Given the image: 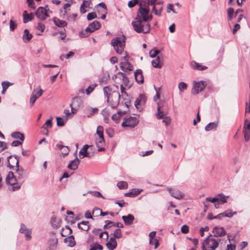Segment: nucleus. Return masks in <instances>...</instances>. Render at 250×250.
I'll return each mask as SVG.
<instances>
[{
	"instance_id": "obj_1",
	"label": "nucleus",
	"mask_w": 250,
	"mask_h": 250,
	"mask_svg": "<svg viewBox=\"0 0 250 250\" xmlns=\"http://www.w3.org/2000/svg\"><path fill=\"white\" fill-rule=\"evenodd\" d=\"M132 25L134 30L139 33L146 34L149 33L150 30L149 23L146 21L141 20L139 17H136L135 21L132 22Z\"/></svg>"
},
{
	"instance_id": "obj_2",
	"label": "nucleus",
	"mask_w": 250,
	"mask_h": 250,
	"mask_svg": "<svg viewBox=\"0 0 250 250\" xmlns=\"http://www.w3.org/2000/svg\"><path fill=\"white\" fill-rule=\"evenodd\" d=\"M14 163H15V167H16V176L18 178L19 183L17 186L12 187V190L14 191L17 190L20 188L21 186L24 182L26 177V171L22 167L19 166V159L16 158L14 159Z\"/></svg>"
},
{
	"instance_id": "obj_3",
	"label": "nucleus",
	"mask_w": 250,
	"mask_h": 250,
	"mask_svg": "<svg viewBox=\"0 0 250 250\" xmlns=\"http://www.w3.org/2000/svg\"><path fill=\"white\" fill-rule=\"evenodd\" d=\"M220 241V238H214L210 234L203 242L202 250H215L218 247Z\"/></svg>"
},
{
	"instance_id": "obj_4",
	"label": "nucleus",
	"mask_w": 250,
	"mask_h": 250,
	"mask_svg": "<svg viewBox=\"0 0 250 250\" xmlns=\"http://www.w3.org/2000/svg\"><path fill=\"white\" fill-rule=\"evenodd\" d=\"M111 43L117 53L121 54L124 50L125 46V37L115 38L111 40Z\"/></svg>"
},
{
	"instance_id": "obj_5",
	"label": "nucleus",
	"mask_w": 250,
	"mask_h": 250,
	"mask_svg": "<svg viewBox=\"0 0 250 250\" xmlns=\"http://www.w3.org/2000/svg\"><path fill=\"white\" fill-rule=\"evenodd\" d=\"M100 27V23L97 21H95L90 23L84 30L82 31L80 33V36L82 38L87 37L89 36L91 33L99 29Z\"/></svg>"
},
{
	"instance_id": "obj_6",
	"label": "nucleus",
	"mask_w": 250,
	"mask_h": 250,
	"mask_svg": "<svg viewBox=\"0 0 250 250\" xmlns=\"http://www.w3.org/2000/svg\"><path fill=\"white\" fill-rule=\"evenodd\" d=\"M121 95L119 92L114 91L107 98V101L112 108H116L120 102Z\"/></svg>"
},
{
	"instance_id": "obj_7",
	"label": "nucleus",
	"mask_w": 250,
	"mask_h": 250,
	"mask_svg": "<svg viewBox=\"0 0 250 250\" xmlns=\"http://www.w3.org/2000/svg\"><path fill=\"white\" fill-rule=\"evenodd\" d=\"M113 79L115 80L116 83L123 84L125 86L130 88L131 85L129 84V81L126 75L122 72H119L117 75H115Z\"/></svg>"
},
{
	"instance_id": "obj_8",
	"label": "nucleus",
	"mask_w": 250,
	"mask_h": 250,
	"mask_svg": "<svg viewBox=\"0 0 250 250\" xmlns=\"http://www.w3.org/2000/svg\"><path fill=\"white\" fill-rule=\"evenodd\" d=\"M160 102L157 104V114L156 115L157 118L159 119H163V123H165L166 126L169 125L171 122V119L169 117L167 116V114L161 110V106Z\"/></svg>"
},
{
	"instance_id": "obj_9",
	"label": "nucleus",
	"mask_w": 250,
	"mask_h": 250,
	"mask_svg": "<svg viewBox=\"0 0 250 250\" xmlns=\"http://www.w3.org/2000/svg\"><path fill=\"white\" fill-rule=\"evenodd\" d=\"M138 123L139 120L136 117H129L124 119L122 125L124 127L133 128L138 125Z\"/></svg>"
},
{
	"instance_id": "obj_10",
	"label": "nucleus",
	"mask_w": 250,
	"mask_h": 250,
	"mask_svg": "<svg viewBox=\"0 0 250 250\" xmlns=\"http://www.w3.org/2000/svg\"><path fill=\"white\" fill-rule=\"evenodd\" d=\"M206 86V83L204 81H200L195 83L193 88L191 89V93L193 95H196L202 91Z\"/></svg>"
},
{
	"instance_id": "obj_11",
	"label": "nucleus",
	"mask_w": 250,
	"mask_h": 250,
	"mask_svg": "<svg viewBox=\"0 0 250 250\" xmlns=\"http://www.w3.org/2000/svg\"><path fill=\"white\" fill-rule=\"evenodd\" d=\"M149 11L150 10L148 7H144L141 5L139 9H138V14L136 17H139L141 19V20H143L146 21V17L149 13Z\"/></svg>"
},
{
	"instance_id": "obj_12",
	"label": "nucleus",
	"mask_w": 250,
	"mask_h": 250,
	"mask_svg": "<svg viewBox=\"0 0 250 250\" xmlns=\"http://www.w3.org/2000/svg\"><path fill=\"white\" fill-rule=\"evenodd\" d=\"M18 179L17 177L14 175L13 172H9L6 177V182L7 185L13 186V187L17 186Z\"/></svg>"
},
{
	"instance_id": "obj_13",
	"label": "nucleus",
	"mask_w": 250,
	"mask_h": 250,
	"mask_svg": "<svg viewBox=\"0 0 250 250\" xmlns=\"http://www.w3.org/2000/svg\"><path fill=\"white\" fill-rule=\"evenodd\" d=\"M36 15L41 20H44L49 17L47 14V10L43 7H39L38 8Z\"/></svg>"
},
{
	"instance_id": "obj_14",
	"label": "nucleus",
	"mask_w": 250,
	"mask_h": 250,
	"mask_svg": "<svg viewBox=\"0 0 250 250\" xmlns=\"http://www.w3.org/2000/svg\"><path fill=\"white\" fill-rule=\"evenodd\" d=\"M20 232L24 234L26 240H29L31 239L32 229H28L24 224L21 223V224Z\"/></svg>"
},
{
	"instance_id": "obj_15",
	"label": "nucleus",
	"mask_w": 250,
	"mask_h": 250,
	"mask_svg": "<svg viewBox=\"0 0 250 250\" xmlns=\"http://www.w3.org/2000/svg\"><path fill=\"white\" fill-rule=\"evenodd\" d=\"M163 1H159L156 4L152 6V12H153L155 15L158 16H160L161 15L163 8Z\"/></svg>"
},
{
	"instance_id": "obj_16",
	"label": "nucleus",
	"mask_w": 250,
	"mask_h": 250,
	"mask_svg": "<svg viewBox=\"0 0 250 250\" xmlns=\"http://www.w3.org/2000/svg\"><path fill=\"white\" fill-rule=\"evenodd\" d=\"M167 190L169 191L171 196L177 199H181L184 197V194L178 189H171L167 188Z\"/></svg>"
},
{
	"instance_id": "obj_17",
	"label": "nucleus",
	"mask_w": 250,
	"mask_h": 250,
	"mask_svg": "<svg viewBox=\"0 0 250 250\" xmlns=\"http://www.w3.org/2000/svg\"><path fill=\"white\" fill-rule=\"evenodd\" d=\"M146 101V97L144 95H140L135 101V105L138 109L141 108V106L144 105Z\"/></svg>"
},
{
	"instance_id": "obj_18",
	"label": "nucleus",
	"mask_w": 250,
	"mask_h": 250,
	"mask_svg": "<svg viewBox=\"0 0 250 250\" xmlns=\"http://www.w3.org/2000/svg\"><path fill=\"white\" fill-rule=\"evenodd\" d=\"M214 236L216 237L225 236L226 234V231L223 227H214L212 231Z\"/></svg>"
},
{
	"instance_id": "obj_19",
	"label": "nucleus",
	"mask_w": 250,
	"mask_h": 250,
	"mask_svg": "<svg viewBox=\"0 0 250 250\" xmlns=\"http://www.w3.org/2000/svg\"><path fill=\"white\" fill-rule=\"evenodd\" d=\"M124 59L125 61V62H121L120 64V66L123 70H128L130 71L132 70V65L130 64L128 62V57L127 55H126L124 57Z\"/></svg>"
},
{
	"instance_id": "obj_20",
	"label": "nucleus",
	"mask_w": 250,
	"mask_h": 250,
	"mask_svg": "<svg viewBox=\"0 0 250 250\" xmlns=\"http://www.w3.org/2000/svg\"><path fill=\"white\" fill-rule=\"evenodd\" d=\"M92 2L91 0H83L80 6V12L82 14H84L87 12L86 8H92Z\"/></svg>"
},
{
	"instance_id": "obj_21",
	"label": "nucleus",
	"mask_w": 250,
	"mask_h": 250,
	"mask_svg": "<svg viewBox=\"0 0 250 250\" xmlns=\"http://www.w3.org/2000/svg\"><path fill=\"white\" fill-rule=\"evenodd\" d=\"M96 144L97 147L98 148V151H103L105 150V148L103 147L105 144L104 138H99L96 140Z\"/></svg>"
},
{
	"instance_id": "obj_22",
	"label": "nucleus",
	"mask_w": 250,
	"mask_h": 250,
	"mask_svg": "<svg viewBox=\"0 0 250 250\" xmlns=\"http://www.w3.org/2000/svg\"><path fill=\"white\" fill-rule=\"evenodd\" d=\"M134 76L138 83H143L144 81L142 71L141 69L136 70L134 72Z\"/></svg>"
},
{
	"instance_id": "obj_23",
	"label": "nucleus",
	"mask_w": 250,
	"mask_h": 250,
	"mask_svg": "<svg viewBox=\"0 0 250 250\" xmlns=\"http://www.w3.org/2000/svg\"><path fill=\"white\" fill-rule=\"evenodd\" d=\"M142 190V189H139L138 188L132 189L128 192L125 193V196L130 197H135L139 195Z\"/></svg>"
},
{
	"instance_id": "obj_24",
	"label": "nucleus",
	"mask_w": 250,
	"mask_h": 250,
	"mask_svg": "<svg viewBox=\"0 0 250 250\" xmlns=\"http://www.w3.org/2000/svg\"><path fill=\"white\" fill-rule=\"evenodd\" d=\"M80 160L77 157H76L68 165L67 168L71 170H76L78 168Z\"/></svg>"
},
{
	"instance_id": "obj_25",
	"label": "nucleus",
	"mask_w": 250,
	"mask_h": 250,
	"mask_svg": "<svg viewBox=\"0 0 250 250\" xmlns=\"http://www.w3.org/2000/svg\"><path fill=\"white\" fill-rule=\"evenodd\" d=\"M122 219L125 225H130L132 224L134 220V217L133 215L129 214L126 216H123Z\"/></svg>"
},
{
	"instance_id": "obj_26",
	"label": "nucleus",
	"mask_w": 250,
	"mask_h": 250,
	"mask_svg": "<svg viewBox=\"0 0 250 250\" xmlns=\"http://www.w3.org/2000/svg\"><path fill=\"white\" fill-rule=\"evenodd\" d=\"M190 66L194 69L198 70H204L207 69V67L201 65L195 61H192L190 62Z\"/></svg>"
},
{
	"instance_id": "obj_27",
	"label": "nucleus",
	"mask_w": 250,
	"mask_h": 250,
	"mask_svg": "<svg viewBox=\"0 0 250 250\" xmlns=\"http://www.w3.org/2000/svg\"><path fill=\"white\" fill-rule=\"evenodd\" d=\"M64 243L67 244V246L73 247L75 246L76 242L73 235L69 236L64 239Z\"/></svg>"
},
{
	"instance_id": "obj_28",
	"label": "nucleus",
	"mask_w": 250,
	"mask_h": 250,
	"mask_svg": "<svg viewBox=\"0 0 250 250\" xmlns=\"http://www.w3.org/2000/svg\"><path fill=\"white\" fill-rule=\"evenodd\" d=\"M161 55H162V54L157 56L155 60H154L151 62L152 65L154 67L157 68H162L163 63L160 61V56Z\"/></svg>"
},
{
	"instance_id": "obj_29",
	"label": "nucleus",
	"mask_w": 250,
	"mask_h": 250,
	"mask_svg": "<svg viewBox=\"0 0 250 250\" xmlns=\"http://www.w3.org/2000/svg\"><path fill=\"white\" fill-rule=\"evenodd\" d=\"M49 250H56L58 244V239L56 238H51L49 240Z\"/></svg>"
},
{
	"instance_id": "obj_30",
	"label": "nucleus",
	"mask_w": 250,
	"mask_h": 250,
	"mask_svg": "<svg viewBox=\"0 0 250 250\" xmlns=\"http://www.w3.org/2000/svg\"><path fill=\"white\" fill-rule=\"evenodd\" d=\"M90 146L88 145H85L83 146V148L80 151V154L83 155V157H91V156L89 153L87 152V149Z\"/></svg>"
},
{
	"instance_id": "obj_31",
	"label": "nucleus",
	"mask_w": 250,
	"mask_h": 250,
	"mask_svg": "<svg viewBox=\"0 0 250 250\" xmlns=\"http://www.w3.org/2000/svg\"><path fill=\"white\" fill-rule=\"evenodd\" d=\"M53 21L55 25L58 27H64L67 25V22L65 21L61 20L57 18H54Z\"/></svg>"
},
{
	"instance_id": "obj_32",
	"label": "nucleus",
	"mask_w": 250,
	"mask_h": 250,
	"mask_svg": "<svg viewBox=\"0 0 250 250\" xmlns=\"http://www.w3.org/2000/svg\"><path fill=\"white\" fill-rule=\"evenodd\" d=\"M218 125V121L209 123L205 126V130L208 131L213 129H215L217 128Z\"/></svg>"
},
{
	"instance_id": "obj_33",
	"label": "nucleus",
	"mask_w": 250,
	"mask_h": 250,
	"mask_svg": "<svg viewBox=\"0 0 250 250\" xmlns=\"http://www.w3.org/2000/svg\"><path fill=\"white\" fill-rule=\"evenodd\" d=\"M89 222L88 221H83L81 223H78V226L80 229L84 231H87L89 229Z\"/></svg>"
},
{
	"instance_id": "obj_34",
	"label": "nucleus",
	"mask_w": 250,
	"mask_h": 250,
	"mask_svg": "<svg viewBox=\"0 0 250 250\" xmlns=\"http://www.w3.org/2000/svg\"><path fill=\"white\" fill-rule=\"evenodd\" d=\"M11 137L13 138L19 139L21 142H23L24 139V135L20 132H14L11 134Z\"/></svg>"
},
{
	"instance_id": "obj_35",
	"label": "nucleus",
	"mask_w": 250,
	"mask_h": 250,
	"mask_svg": "<svg viewBox=\"0 0 250 250\" xmlns=\"http://www.w3.org/2000/svg\"><path fill=\"white\" fill-rule=\"evenodd\" d=\"M229 196H225L223 193H220L217 195L218 201L222 204H224L227 202V198Z\"/></svg>"
},
{
	"instance_id": "obj_36",
	"label": "nucleus",
	"mask_w": 250,
	"mask_h": 250,
	"mask_svg": "<svg viewBox=\"0 0 250 250\" xmlns=\"http://www.w3.org/2000/svg\"><path fill=\"white\" fill-rule=\"evenodd\" d=\"M15 158H16L17 159H18L17 156H15L14 158H13L12 156H10L8 157V166L10 169L13 168L14 167H15L14 165H15V163H14V159Z\"/></svg>"
},
{
	"instance_id": "obj_37",
	"label": "nucleus",
	"mask_w": 250,
	"mask_h": 250,
	"mask_svg": "<svg viewBox=\"0 0 250 250\" xmlns=\"http://www.w3.org/2000/svg\"><path fill=\"white\" fill-rule=\"evenodd\" d=\"M23 22L24 23H26L28 21L26 19H28V21H32L33 19V15L31 13L30 15L27 13L26 11H24L23 13Z\"/></svg>"
},
{
	"instance_id": "obj_38",
	"label": "nucleus",
	"mask_w": 250,
	"mask_h": 250,
	"mask_svg": "<svg viewBox=\"0 0 250 250\" xmlns=\"http://www.w3.org/2000/svg\"><path fill=\"white\" fill-rule=\"evenodd\" d=\"M32 38V34L29 33V31L27 29H25L24 31V34L23 36V40L25 41V40L27 41H29Z\"/></svg>"
},
{
	"instance_id": "obj_39",
	"label": "nucleus",
	"mask_w": 250,
	"mask_h": 250,
	"mask_svg": "<svg viewBox=\"0 0 250 250\" xmlns=\"http://www.w3.org/2000/svg\"><path fill=\"white\" fill-rule=\"evenodd\" d=\"M227 13H228V20L229 21H230L232 19V18L233 17V15H234L233 8H231V7L227 9Z\"/></svg>"
},
{
	"instance_id": "obj_40",
	"label": "nucleus",
	"mask_w": 250,
	"mask_h": 250,
	"mask_svg": "<svg viewBox=\"0 0 250 250\" xmlns=\"http://www.w3.org/2000/svg\"><path fill=\"white\" fill-rule=\"evenodd\" d=\"M117 186L120 189H126L128 187L127 183L125 181L119 182Z\"/></svg>"
},
{
	"instance_id": "obj_41",
	"label": "nucleus",
	"mask_w": 250,
	"mask_h": 250,
	"mask_svg": "<svg viewBox=\"0 0 250 250\" xmlns=\"http://www.w3.org/2000/svg\"><path fill=\"white\" fill-rule=\"evenodd\" d=\"M52 120L51 119H48L46 121L45 123L42 126V128L45 130L46 133L48 132V130L47 129V127L49 126L50 127H52Z\"/></svg>"
},
{
	"instance_id": "obj_42",
	"label": "nucleus",
	"mask_w": 250,
	"mask_h": 250,
	"mask_svg": "<svg viewBox=\"0 0 250 250\" xmlns=\"http://www.w3.org/2000/svg\"><path fill=\"white\" fill-rule=\"evenodd\" d=\"M36 100V98H35V89H34L30 98V104L31 106L34 105Z\"/></svg>"
},
{
	"instance_id": "obj_43",
	"label": "nucleus",
	"mask_w": 250,
	"mask_h": 250,
	"mask_svg": "<svg viewBox=\"0 0 250 250\" xmlns=\"http://www.w3.org/2000/svg\"><path fill=\"white\" fill-rule=\"evenodd\" d=\"M236 211L232 212L231 210H228L223 212L224 216L227 217H231L233 215L236 214Z\"/></svg>"
},
{
	"instance_id": "obj_44",
	"label": "nucleus",
	"mask_w": 250,
	"mask_h": 250,
	"mask_svg": "<svg viewBox=\"0 0 250 250\" xmlns=\"http://www.w3.org/2000/svg\"><path fill=\"white\" fill-rule=\"evenodd\" d=\"M98 6L99 7H101V10H100L98 9V8H97V11H98V12L103 11V12H105V13H106V11H107L106 6L104 2H101V3H99L98 4Z\"/></svg>"
},
{
	"instance_id": "obj_45",
	"label": "nucleus",
	"mask_w": 250,
	"mask_h": 250,
	"mask_svg": "<svg viewBox=\"0 0 250 250\" xmlns=\"http://www.w3.org/2000/svg\"><path fill=\"white\" fill-rule=\"evenodd\" d=\"M106 247L109 250H114L117 247V243H111L108 242L106 244Z\"/></svg>"
},
{
	"instance_id": "obj_46",
	"label": "nucleus",
	"mask_w": 250,
	"mask_h": 250,
	"mask_svg": "<svg viewBox=\"0 0 250 250\" xmlns=\"http://www.w3.org/2000/svg\"><path fill=\"white\" fill-rule=\"evenodd\" d=\"M65 230H68V232H65V234H64L63 232H64L65 229H62L61 235L63 236V237L66 236L67 234H70L72 233V229H71V228L69 226H66L65 227Z\"/></svg>"
},
{
	"instance_id": "obj_47",
	"label": "nucleus",
	"mask_w": 250,
	"mask_h": 250,
	"mask_svg": "<svg viewBox=\"0 0 250 250\" xmlns=\"http://www.w3.org/2000/svg\"><path fill=\"white\" fill-rule=\"evenodd\" d=\"M160 54V51L158 50H151L149 51V56L151 58H154Z\"/></svg>"
},
{
	"instance_id": "obj_48",
	"label": "nucleus",
	"mask_w": 250,
	"mask_h": 250,
	"mask_svg": "<svg viewBox=\"0 0 250 250\" xmlns=\"http://www.w3.org/2000/svg\"><path fill=\"white\" fill-rule=\"evenodd\" d=\"M103 131V126L99 125L97 127L96 133L99 135V138H104Z\"/></svg>"
},
{
	"instance_id": "obj_49",
	"label": "nucleus",
	"mask_w": 250,
	"mask_h": 250,
	"mask_svg": "<svg viewBox=\"0 0 250 250\" xmlns=\"http://www.w3.org/2000/svg\"><path fill=\"white\" fill-rule=\"evenodd\" d=\"M104 94L105 96L107 98L108 96H110V94L113 91H111V88L108 86H105L103 89Z\"/></svg>"
},
{
	"instance_id": "obj_50",
	"label": "nucleus",
	"mask_w": 250,
	"mask_h": 250,
	"mask_svg": "<svg viewBox=\"0 0 250 250\" xmlns=\"http://www.w3.org/2000/svg\"><path fill=\"white\" fill-rule=\"evenodd\" d=\"M99 109L97 108L90 107L88 109L89 115H88V117H91L93 114L97 113Z\"/></svg>"
},
{
	"instance_id": "obj_51",
	"label": "nucleus",
	"mask_w": 250,
	"mask_h": 250,
	"mask_svg": "<svg viewBox=\"0 0 250 250\" xmlns=\"http://www.w3.org/2000/svg\"><path fill=\"white\" fill-rule=\"evenodd\" d=\"M97 84H91L89 85L85 90L86 94L88 95H89L95 89Z\"/></svg>"
},
{
	"instance_id": "obj_52",
	"label": "nucleus",
	"mask_w": 250,
	"mask_h": 250,
	"mask_svg": "<svg viewBox=\"0 0 250 250\" xmlns=\"http://www.w3.org/2000/svg\"><path fill=\"white\" fill-rule=\"evenodd\" d=\"M178 88L181 92H183L187 88V84L184 82H180L178 85Z\"/></svg>"
},
{
	"instance_id": "obj_53",
	"label": "nucleus",
	"mask_w": 250,
	"mask_h": 250,
	"mask_svg": "<svg viewBox=\"0 0 250 250\" xmlns=\"http://www.w3.org/2000/svg\"><path fill=\"white\" fill-rule=\"evenodd\" d=\"M113 235L117 239L121 238L122 234L121 229H116L114 232Z\"/></svg>"
},
{
	"instance_id": "obj_54",
	"label": "nucleus",
	"mask_w": 250,
	"mask_h": 250,
	"mask_svg": "<svg viewBox=\"0 0 250 250\" xmlns=\"http://www.w3.org/2000/svg\"><path fill=\"white\" fill-rule=\"evenodd\" d=\"M103 246L99 243H96L94 246L91 247L89 250H103Z\"/></svg>"
},
{
	"instance_id": "obj_55",
	"label": "nucleus",
	"mask_w": 250,
	"mask_h": 250,
	"mask_svg": "<svg viewBox=\"0 0 250 250\" xmlns=\"http://www.w3.org/2000/svg\"><path fill=\"white\" fill-rule=\"evenodd\" d=\"M156 231H153L151 232H150L149 234V244L151 245L153 244V240L155 239L154 237L156 235Z\"/></svg>"
},
{
	"instance_id": "obj_56",
	"label": "nucleus",
	"mask_w": 250,
	"mask_h": 250,
	"mask_svg": "<svg viewBox=\"0 0 250 250\" xmlns=\"http://www.w3.org/2000/svg\"><path fill=\"white\" fill-rule=\"evenodd\" d=\"M244 134L245 141L248 142L250 138V130H245Z\"/></svg>"
},
{
	"instance_id": "obj_57",
	"label": "nucleus",
	"mask_w": 250,
	"mask_h": 250,
	"mask_svg": "<svg viewBox=\"0 0 250 250\" xmlns=\"http://www.w3.org/2000/svg\"><path fill=\"white\" fill-rule=\"evenodd\" d=\"M101 213H102V210L99 208H95L93 210L92 214L93 215L98 216L99 215H101Z\"/></svg>"
},
{
	"instance_id": "obj_58",
	"label": "nucleus",
	"mask_w": 250,
	"mask_h": 250,
	"mask_svg": "<svg viewBox=\"0 0 250 250\" xmlns=\"http://www.w3.org/2000/svg\"><path fill=\"white\" fill-rule=\"evenodd\" d=\"M57 120V125L59 126H62L64 125V121L62 118L61 117H57L56 118Z\"/></svg>"
},
{
	"instance_id": "obj_59",
	"label": "nucleus",
	"mask_w": 250,
	"mask_h": 250,
	"mask_svg": "<svg viewBox=\"0 0 250 250\" xmlns=\"http://www.w3.org/2000/svg\"><path fill=\"white\" fill-rule=\"evenodd\" d=\"M107 223L104 226V229H107L111 227L112 226H115V224L111 221H106Z\"/></svg>"
},
{
	"instance_id": "obj_60",
	"label": "nucleus",
	"mask_w": 250,
	"mask_h": 250,
	"mask_svg": "<svg viewBox=\"0 0 250 250\" xmlns=\"http://www.w3.org/2000/svg\"><path fill=\"white\" fill-rule=\"evenodd\" d=\"M209 230V228L208 226H206L205 227H202L200 229L199 232L201 236H203L204 235V232L207 231Z\"/></svg>"
},
{
	"instance_id": "obj_61",
	"label": "nucleus",
	"mask_w": 250,
	"mask_h": 250,
	"mask_svg": "<svg viewBox=\"0 0 250 250\" xmlns=\"http://www.w3.org/2000/svg\"><path fill=\"white\" fill-rule=\"evenodd\" d=\"M245 130H250V122L249 120L246 119L244 123Z\"/></svg>"
},
{
	"instance_id": "obj_62",
	"label": "nucleus",
	"mask_w": 250,
	"mask_h": 250,
	"mask_svg": "<svg viewBox=\"0 0 250 250\" xmlns=\"http://www.w3.org/2000/svg\"><path fill=\"white\" fill-rule=\"evenodd\" d=\"M96 17L97 15L95 12L89 13L87 15L88 20H92Z\"/></svg>"
},
{
	"instance_id": "obj_63",
	"label": "nucleus",
	"mask_w": 250,
	"mask_h": 250,
	"mask_svg": "<svg viewBox=\"0 0 250 250\" xmlns=\"http://www.w3.org/2000/svg\"><path fill=\"white\" fill-rule=\"evenodd\" d=\"M138 2V0H130L128 3V6L130 8L134 7Z\"/></svg>"
},
{
	"instance_id": "obj_64",
	"label": "nucleus",
	"mask_w": 250,
	"mask_h": 250,
	"mask_svg": "<svg viewBox=\"0 0 250 250\" xmlns=\"http://www.w3.org/2000/svg\"><path fill=\"white\" fill-rule=\"evenodd\" d=\"M120 116L121 115L119 114V112H118L117 114H113L111 118L113 121L117 122L120 119Z\"/></svg>"
}]
</instances>
